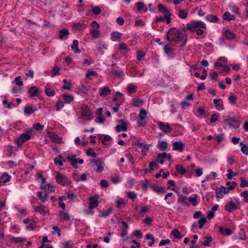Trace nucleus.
Listing matches in <instances>:
<instances>
[{
	"label": "nucleus",
	"instance_id": "nucleus-44",
	"mask_svg": "<svg viewBox=\"0 0 248 248\" xmlns=\"http://www.w3.org/2000/svg\"><path fill=\"white\" fill-rule=\"evenodd\" d=\"M86 27L85 24L80 22H78L74 24V27L77 30H80L82 28H85Z\"/></svg>",
	"mask_w": 248,
	"mask_h": 248
},
{
	"label": "nucleus",
	"instance_id": "nucleus-2",
	"mask_svg": "<svg viewBox=\"0 0 248 248\" xmlns=\"http://www.w3.org/2000/svg\"><path fill=\"white\" fill-rule=\"evenodd\" d=\"M33 132V130L28 129L21 134L19 137L17 138L16 142L18 146L19 147L23 143L30 140L31 138Z\"/></svg>",
	"mask_w": 248,
	"mask_h": 248
},
{
	"label": "nucleus",
	"instance_id": "nucleus-26",
	"mask_svg": "<svg viewBox=\"0 0 248 248\" xmlns=\"http://www.w3.org/2000/svg\"><path fill=\"white\" fill-rule=\"evenodd\" d=\"M219 232L221 233L225 234L226 235H229L232 233V231L229 228L223 229V227H220L219 228Z\"/></svg>",
	"mask_w": 248,
	"mask_h": 248
},
{
	"label": "nucleus",
	"instance_id": "nucleus-34",
	"mask_svg": "<svg viewBox=\"0 0 248 248\" xmlns=\"http://www.w3.org/2000/svg\"><path fill=\"white\" fill-rule=\"evenodd\" d=\"M186 27H187V29H188L189 30H190L192 32H194L196 31V29L197 28L196 27L193 21H192L190 23H188L186 25Z\"/></svg>",
	"mask_w": 248,
	"mask_h": 248
},
{
	"label": "nucleus",
	"instance_id": "nucleus-17",
	"mask_svg": "<svg viewBox=\"0 0 248 248\" xmlns=\"http://www.w3.org/2000/svg\"><path fill=\"white\" fill-rule=\"evenodd\" d=\"M76 155H73L71 156H68L67 157V159L71 162V165L75 169L78 168V165L76 164L77 163V160L76 158Z\"/></svg>",
	"mask_w": 248,
	"mask_h": 248
},
{
	"label": "nucleus",
	"instance_id": "nucleus-39",
	"mask_svg": "<svg viewBox=\"0 0 248 248\" xmlns=\"http://www.w3.org/2000/svg\"><path fill=\"white\" fill-rule=\"evenodd\" d=\"M225 35L226 38L229 40L233 39L235 36L234 34L229 30H227L225 31Z\"/></svg>",
	"mask_w": 248,
	"mask_h": 248
},
{
	"label": "nucleus",
	"instance_id": "nucleus-27",
	"mask_svg": "<svg viewBox=\"0 0 248 248\" xmlns=\"http://www.w3.org/2000/svg\"><path fill=\"white\" fill-rule=\"evenodd\" d=\"M158 147L161 151H165L168 148V143L166 141H162L158 144Z\"/></svg>",
	"mask_w": 248,
	"mask_h": 248
},
{
	"label": "nucleus",
	"instance_id": "nucleus-12",
	"mask_svg": "<svg viewBox=\"0 0 248 248\" xmlns=\"http://www.w3.org/2000/svg\"><path fill=\"white\" fill-rule=\"evenodd\" d=\"M39 90L36 86H32L31 87L28 93L30 94L31 97L39 96Z\"/></svg>",
	"mask_w": 248,
	"mask_h": 248
},
{
	"label": "nucleus",
	"instance_id": "nucleus-49",
	"mask_svg": "<svg viewBox=\"0 0 248 248\" xmlns=\"http://www.w3.org/2000/svg\"><path fill=\"white\" fill-rule=\"evenodd\" d=\"M237 96L233 94L231 95L229 97L230 103L231 104H235L236 103Z\"/></svg>",
	"mask_w": 248,
	"mask_h": 248
},
{
	"label": "nucleus",
	"instance_id": "nucleus-61",
	"mask_svg": "<svg viewBox=\"0 0 248 248\" xmlns=\"http://www.w3.org/2000/svg\"><path fill=\"white\" fill-rule=\"evenodd\" d=\"M143 101L140 98H137L134 100V106H139Z\"/></svg>",
	"mask_w": 248,
	"mask_h": 248
},
{
	"label": "nucleus",
	"instance_id": "nucleus-47",
	"mask_svg": "<svg viewBox=\"0 0 248 248\" xmlns=\"http://www.w3.org/2000/svg\"><path fill=\"white\" fill-rule=\"evenodd\" d=\"M123 96V94L120 92H116L115 95L112 99L113 102L118 101L119 99H121Z\"/></svg>",
	"mask_w": 248,
	"mask_h": 248
},
{
	"label": "nucleus",
	"instance_id": "nucleus-37",
	"mask_svg": "<svg viewBox=\"0 0 248 248\" xmlns=\"http://www.w3.org/2000/svg\"><path fill=\"white\" fill-rule=\"evenodd\" d=\"M228 171L229 172V173L227 174V177L228 179H230L232 177V176H234L238 174V171L233 172L232 170L231 169H228Z\"/></svg>",
	"mask_w": 248,
	"mask_h": 248
},
{
	"label": "nucleus",
	"instance_id": "nucleus-33",
	"mask_svg": "<svg viewBox=\"0 0 248 248\" xmlns=\"http://www.w3.org/2000/svg\"><path fill=\"white\" fill-rule=\"evenodd\" d=\"M37 196L39 198V199L42 201L43 202H46L48 197L47 193H46L44 196H43L42 192L38 191L37 192Z\"/></svg>",
	"mask_w": 248,
	"mask_h": 248
},
{
	"label": "nucleus",
	"instance_id": "nucleus-3",
	"mask_svg": "<svg viewBox=\"0 0 248 248\" xmlns=\"http://www.w3.org/2000/svg\"><path fill=\"white\" fill-rule=\"evenodd\" d=\"M237 186V183L233 181L232 183V185L228 187L221 186L216 189V197L220 198L222 196V193L227 194L228 193L230 190H233Z\"/></svg>",
	"mask_w": 248,
	"mask_h": 248
},
{
	"label": "nucleus",
	"instance_id": "nucleus-63",
	"mask_svg": "<svg viewBox=\"0 0 248 248\" xmlns=\"http://www.w3.org/2000/svg\"><path fill=\"white\" fill-rule=\"evenodd\" d=\"M197 197V195H195L194 198L190 197L188 198L189 202H192V205L193 206H195L197 204V203H196V201H197L196 197Z\"/></svg>",
	"mask_w": 248,
	"mask_h": 248
},
{
	"label": "nucleus",
	"instance_id": "nucleus-55",
	"mask_svg": "<svg viewBox=\"0 0 248 248\" xmlns=\"http://www.w3.org/2000/svg\"><path fill=\"white\" fill-rule=\"evenodd\" d=\"M64 107V103L62 101H58L56 104V109L59 111Z\"/></svg>",
	"mask_w": 248,
	"mask_h": 248
},
{
	"label": "nucleus",
	"instance_id": "nucleus-42",
	"mask_svg": "<svg viewBox=\"0 0 248 248\" xmlns=\"http://www.w3.org/2000/svg\"><path fill=\"white\" fill-rule=\"evenodd\" d=\"M206 18L207 20L212 22H216L218 21L217 16H214L212 15H209L207 16Z\"/></svg>",
	"mask_w": 248,
	"mask_h": 248
},
{
	"label": "nucleus",
	"instance_id": "nucleus-14",
	"mask_svg": "<svg viewBox=\"0 0 248 248\" xmlns=\"http://www.w3.org/2000/svg\"><path fill=\"white\" fill-rule=\"evenodd\" d=\"M173 150H178L180 152H182L184 150V145L181 141H176L173 142Z\"/></svg>",
	"mask_w": 248,
	"mask_h": 248
},
{
	"label": "nucleus",
	"instance_id": "nucleus-15",
	"mask_svg": "<svg viewBox=\"0 0 248 248\" xmlns=\"http://www.w3.org/2000/svg\"><path fill=\"white\" fill-rule=\"evenodd\" d=\"M81 115L84 117H89L91 115V110L89 107L85 105L81 106Z\"/></svg>",
	"mask_w": 248,
	"mask_h": 248
},
{
	"label": "nucleus",
	"instance_id": "nucleus-62",
	"mask_svg": "<svg viewBox=\"0 0 248 248\" xmlns=\"http://www.w3.org/2000/svg\"><path fill=\"white\" fill-rule=\"evenodd\" d=\"M241 196L245 198V201L248 202V191L245 190L241 193Z\"/></svg>",
	"mask_w": 248,
	"mask_h": 248
},
{
	"label": "nucleus",
	"instance_id": "nucleus-1",
	"mask_svg": "<svg viewBox=\"0 0 248 248\" xmlns=\"http://www.w3.org/2000/svg\"><path fill=\"white\" fill-rule=\"evenodd\" d=\"M185 36L179 30L175 28H171L167 32V39L169 41H182L184 40Z\"/></svg>",
	"mask_w": 248,
	"mask_h": 248
},
{
	"label": "nucleus",
	"instance_id": "nucleus-24",
	"mask_svg": "<svg viewBox=\"0 0 248 248\" xmlns=\"http://www.w3.org/2000/svg\"><path fill=\"white\" fill-rule=\"evenodd\" d=\"M175 192L178 194L179 196L178 202H183L186 205L189 206V204L187 202V197L178 193L177 191H175Z\"/></svg>",
	"mask_w": 248,
	"mask_h": 248
},
{
	"label": "nucleus",
	"instance_id": "nucleus-57",
	"mask_svg": "<svg viewBox=\"0 0 248 248\" xmlns=\"http://www.w3.org/2000/svg\"><path fill=\"white\" fill-rule=\"evenodd\" d=\"M59 71H60V69L58 67H54L52 71L51 77H53L55 76L59 75L60 74Z\"/></svg>",
	"mask_w": 248,
	"mask_h": 248
},
{
	"label": "nucleus",
	"instance_id": "nucleus-40",
	"mask_svg": "<svg viewBox=\"0 0 248 248\" xmlns=\"http://www.w3.org/2000/svg\"><path fill=\"white\" fill-rule=\"evenodd\" d=\"M86 155L89 156H91L93 157H96L97 155L96 154L93 152V149L91 148L88 149Z\"/></svg>",
	"mask_w": 248,
	"mask_h": 248
},
{
	"label": "nucleus",
	"instance_id": "nucleus-25",
	"mask_svg": "<svg viewBox=\"0 0 248 248\" xmlns=\"http://www.w3.org/2000/svg\"><path fill=\"white\" fill-rule=\"evenodd\" d=\"M45 207L44 205H41L39 206H37L35 207L34 211L35 212H39L41 214H45L46 213H47V211H45L44 208Z\"/></svg>",
	"mask_w": 248,
	"mask_h": 248
},
{
	"label": "nucleus",
	"instance_id": "nucleus-32",
	"mask_svg": "<svg viewBox=\"0 0 248 248\" xmlns=\"http://www.w3.org/2000/svg\"><path fill=\"white\" fill-rule=\"evenodd\" d=\"M240 145L242 146L241 150L242 152L246 155H248V146L244 144L243 142H241Z\"/></svg>",
	"mask_w": 248,
	"mask_h": 248
},
{
	"label": "nucleus",
	"instance_id": "nucleus-4",
	"mask_svg": "<svg viewBox=\"0 0 248 248\" xmlns=\"http://www.w3.org/2000/svg\"><path fill=\"white\" fill-rule=\"evenodd\" d=\"M147 111L142 108L140 112V114L137 117V121L138 126H145L146 124L145 118L147 117Z\"/></svg>",
	"mask_w": 248,
	"mask_h": 248
},
{
	"label": "nucleus",
	"instance_id": "nucleus-22",
	"mask_svg": "<svg viewBox=\"0 0 248 248\" xmlns=\"http://www.w3.org/2000/svg\"><path fill=\"white\" fill-rule=\"evenodd\" d=\"M45 92L48 96H53L55 93V91L51 89L50 87L47 85L45 87Z\"/></svg>",
	"mask_w": 248,
	"mask_h": 248
},
{
	"label": "nucleus",
	"instance_id": "nucleus-53",
	"mask_svg": "<svg viewBox=\"0 0 248 248\" xmlns=\"http://www.w3.org/2000/svg\"><path fill=\"white\" fill-rule=\"evenodd\" d=\"M240 179L241 180V184L240 185L241 187L243 188L245 186H248V182L245 180L243 177H241Z\"/></svg>",
	"mask_w": 248,
	"mask_h": 248
},
{
	"label": "nucleus",
	"instance_id": "nucleus-10",
	"mask_svg": "<svg viewBox=\"0 0 248 248\" xmlns=\"http://www.w3.org/2000/svg\"><path fill=\"white\" fill-rule=\"evenodd\" d=\"M120 122L121 123V124H118L116 126V130L117 132H120L121 131H126L127 129V126L125 122L123 120H121Z\"/></svg>",
	"mask_w": 248,
	"mask_h": 248
},
{
	"label": "nucleus",
	"instance_id": "nucleus-18",
	"mask_svg": "<svg viewBox=\"0 0 248 248\" xmlns=\"http://www.w3.org/2000/svg\"><path fill=\"white\" fill-rule=\"evenodd\" d=\"M59 213H60V219L61 220H64L68 221V220H70V216H69V214H68V213L64 212L62 210L60 211Z\"/></svg>",
	"mask_w": 248,
	"mask_h": 248
},
{
	"label": "nucleus",
	"instance_id": "nucleus-35",
	"mask_svg": "<svg viewBox=\"0 0 248 248\" xmlns=\"http://www.w3.org/2000/svg\"><path fill=\"white\" fill-rule=\"evenodd\" d=\"M137 86L133 84H129L127 87V92L130 93H133L136 92Z\"/></svg>",
	"mask_w": 248,
	"mask_h": 248
},
{
	"label": "nucleus",
	"instance_id": "nucleus-28",
	"mask_svg": "<svg viewBox=\"0 0 248 248\" xmlns=\"http://www.w3.org/2000/svg\"><path fill=\"white\" fill-rule=\"evenodd\" d=\"M153 189L157 193H164L165 192V190L164 188L160 187L156 185L153 186Z\"/></svg>",
	"mask_w": 248,
	"mask_h": 248
},
{
	"label": "nucleus",
	"instance_id": "nucleus-31",
	"mask_svg": "<svg viewBox=\"0 0 248 248\" xmlns=\"http://www.w3.org/2000/svg\"><path fill=\"white\" fill-rule=\"evenodd\" d=\"M224 123L225 125H229L230 127H234L235 128H237L239 127V124H231V121H229V118L224 120Z\"/></svg>",
	"mask_w": 248,
	"mask_h": 248
},
{
	"label": "nucleus",
	"instance_id": "nucleus-16",
	"mask_svg": "<svg viewBox=\"0 0 248 248\" xmlns=\"http://www.w3.org/2000/svg\"><path fill=\"white\" fill-rule=\"evenodd\" d=\"M237 208V206L232 202H229L225 206V209L229 212H232Z\"/></svg>",
	"mask_w": 248,
	"mask_h": 248
},
{
	"label": "nucleus",
	"instance_id": "nucleus-9",
	"mask_svg": "<svg viewBox=\"0 0 248 248\" xmlns=\"http://www.w3.org/2000/svg\"><path fill=\"white\" fill-rule=\"evenodd\" d=\"M159 127L164 132L167 133H170L172 130L168 124H165L163 122H158Z\"/></svg>",
	"mask_w": 248,
	"mask_h": 248
},
{
	"label": "nucleus",
	"instance_id": "nucleus-5",
	"mask_svg": "<svg viewBox=\"0 0 248 248\" xmlns=\"http://www.w3.org/2000/svg\"><path fill=\"white\" fill-rule=\"evenodd\" d=\"M56 174L55 179L57 182L60 185L65 186L71 183L70 180L67 176L63 175L59 172H57Z\"/></svg>",
	"mask_w": 248,
	"mask_h": 248
},
{
	"label": "nucleus",
	"instance_id": "nucleus-8",
	"mask_svg": "<svg viewBox=\"0 0 248 248\" xmlns=\"http://www.w3.org/2000/svg\"><path fill=\"white\" fill-rule=\"evenodd\" d=\"M48 137L54 142L57 143H61L62 142V139L60 138L57 134H55L54 132H48L47 133Z\"/></svg>",
	"mask_w": 248,
	"mask_h": 248
},
{
	"label": "nucleus",
	"instance_id": "nucleus-6",
	"mask_svg": "<svg viewBox=\"0 0 248 248\" xmlns=\"http://www.w3.org/2000/svg\"><path fill=\"white\" fill-rule=\"evenodd\" d=\"M98 197L92 196L90 197L89 199V208L90 209H93L96 207L98 205Z\"/></svg>",
	"mask_w": 248,
	"mask_h": 248
},
{
	"label": "nucleus",
	"instance_id": "nucleus-64",
	"mask_svg": "<svg viewBox=\"0 0 248 248\" xmlns=\"http://www.w3.org/2000/svg\"><path fill=\"white\" fill-rule=\"evenodd\" d=\"M92 12L94 15H98L101 13V9L99 6H96L93 9Z\"/></svg>",
	"mask_w": 248,
	"mask_h": 248
},
{
	"label": "nucleus",
	"instance_id": "nucleus-41",
	"mask_svg": "<svg viewBox=\"0 0 248 248\" xmlns=\"http://www.w3.org/2000/svg\"><path fill=\"white\" fill-rule=\"evenodd\" d=\"M164 51L167 54H171L173 51V48L168 45L165 46L164 47Z\"/></svg>",
	"mask_w": 248,
	"mask_h": 248
},
{
	"label": "nucleus",
	"instance_id": "nucleus-46",
	"mask_svg": "<svg viewBox=\"0 0 248 248\" xmlns=\"http://www.w3.org/2000/svg\"><path fill=\"white\" fill-rule=\"evenodd\" d=\"M44 125L39 123H36L33 125V128L37 131H41L43 129Z\"/></svg>",
	"mask_w": 248,
	"mask_h": 248
},
{
	"label": "nucleus",
	"instance_id": "nucleus-13",
	"mask_svg": "<svg viewBox=\"0 0 248 248\" xmlns=\"http://www.w3.org/2000/svg\"><path fill=\"white\" fill-rule=\"evenodd\" d=\"M69 34L68 30L63 29L59 31V38L62 40H65L67 38Z\"/></svg>",
	"mask_w": 248,
	"mask_h": 248
},
{
	"label": "nucleus",
	"instance_id": "nucleus-59",
	"mask_svg": "<svg viewBox=\"0 0 248 248\" xmlns=\"http://www.w3.org/2000/svg\"><path fill=\"white\" fill-rule=\"evenodd\" d=\"M116 203H117V207L118 208H120L123 206H124L125 204V202H124L123 200H118L116 201Z\"/></svg>",
	"mask_w": 248,
	"mask_h": 248
},
{
	"label": "nucleus",
	"instance_id": "nucleus-43",
	"mask_svg": "<svg viewBox=\"0 0 248 248\" xmlns=\"http://www.w3.org/2000/svg\"><path fill=\"white\" fill-rule=\"evenodd\" d=\"M193 22L197 28H202V29L206 28L205 24L201 21H193Z\"/></svg>",
	"mask_w": 248,
	"mask_h": 248
},
{
	"label": "nucleus",
	"instance_id": "nucleus-29",
	"mask_svg": "<svg viewBox=\"0 0 248 248\" xmlns=\"http://www.w3.org/2000/svg\"><path fill=\"white\" fill-rule=\"evenodd\" d=\"M158 6L159 11L162 13L165 14V15H168L169 13H170L169 10H168L162 4H159Z\"/></svg>",
	"mask_w": 248,
	"mask_h": 248
},
{
	"label": "nucleus",
	"instance_id": "nucleus-50",
	"mask_svg": "<svg viewBox=\"0 0 248 248\" xmlns=\"http://www.w3.org/2000/svg\"><path fill=\"white\" fill-rule=\"evenodd\" d=\"M178 16L179 17H180L181 18L185 19L187 16V13L185 11L180 10L179 11Z\"/></svg>",
	"mask_w": 248,
	"mask_h": 248
},
{
	"label": "nucleus",
	"instance_id": "nucleus-38",
	"mask_svg": "<svg viewBox=\"0 0 248 248\" xmlns=\"http://www.w3.org/2000/svg\"><path fill=\"white\" fill-rule=\"evenodd\" d=\"M176 170L178 172L181 174H184L186 172V170L180 165H176Z\"/></svg>",
	"mask_w": 248,
	"mask_h": 248
},
{
	"label": "nucleus",
	"instance_id": "nucleus-45",
	"mask_svg": "<svg viewBox=\"0 0 248 248\" xmlns=\"http://www.w3.org/2000/svg\"><path fill=\"white\" fill-rule=\"evenodd\" d=\"M12 241L15 242L16 243H18L20 242H23L25 241L26 239L25 238L21 237H13L12 238Z\"/></svg>",
	"mask_w": 248,
	"mask_h": 248
},
{
	"label": "nucleus",
	"instance_id": "nucleus-58",
	"mask_svg": "<svg viewBox=\"0 0 248 248\" xmlns=\"http://www.w3.org/2000/svg\"><path fill=\"white\" fill-rule=\"evenodd\" d=\"M136 5L137 6V9L139 11H140L143 9L144 7V4L142 2H138L136 3Z\"/></svg>",
	"mask_w": 248,
	"mask_h": 248
},
{
	"label": "nucleus",
	"instance_id": "nucleus-54",
	"mask_svg": "<svg viewBox=\"0 0 248 248\" xmlns=\"http://www.w3.org/2000/svg\"><path fill=\"white\" fill-rule=\"evenodd\" d=\"M108 87H105L102 91L100 93V95L101 96H104L108 94Z\"/></svg>",
	"mask_w": 248,
	"mask_h": 248
},
{
	"label": "nucleus",
	"instance_id": "nucleus-60",
	"mask_svg": "<svg viewBox=\"0 0 248 248\" xmlns=\"http://www.w3.org/2000/svg\"><path fill=\"white\" fill-rule=\"evenodd\" d=\"M206 222V219L203 217L199 220L198 223L199 224V228L202 229L203 227V225Z\"/></svg>",
	"mask_w": 248,
	"mask_h": 248
},
{
	"label": "nucleus",
	"instance_id": "nucleus-7",
	"mask_svg": "<svg viewBox=\"0 0 248 248\" xmlns=\"http://www.w3.org/2000/svg\"><path fill=\"white\" fill-rule=\"evenodd\" d=\"M111 67L112 74L118 78H122L124 76L123 73L119 69L118 67L116 66L115 64H112Z\"/></svg>",
	"mask_w": 248,
	"mask_h": 248
},
{
	"label": "nucleus",
	"instance_id": "nucleus-30",
	"mask_svg": "<svg viewBox=\"0 0 248 248\" xmlns=\"http://www.w3.org/2000/svg\"><path fill=\"white\" fill-rule=\"evenodd\" d=\"M98 137L104 145H106L107 144L106 142L108 141V135H99Z\"/></svg>",
	"mask_w": 248,
	"mask_h": 248
},
{
	"label": "nucleus",
	"instance_id": "nucleus-48",
	"mask_svg": "<svg viewBox=\"0 0 248 248\" xmlns=\"http://www.w3.org/2000/svg\"><path fill=\"white\" fill-rule=\"evenodd\" d=\"M205 238L206 239L202 242V245L204 246H209L210 243L212 241V238L211 236H206Z\"/></svg>",
	"mask_w": 248,
	"mask_h": 248
},
{
	"label": "nucleus",
	"instance_id": "nucleus-11",
	"mask_svg": "<svg viewBox=\"0 0 248 248\" xmlns=\"http://www.w3.org/2000/svg\"><path fill=\"white\" fill-rule=\"evenodd\" d=\"M37 110L36 108H33L31 105H26L24 108V114L26 115L33 113Z\"/></svg>",
	"mask_w": 248,
	"mask_h": 248
},
{
	"label": "nucleus",
	"instance_id": "nucleus-52",
	"mask_svg": "<svg viewBox=\"0 0 248 248\" xmlns=\"http://www.w3.org/2000/svg\"><path fill=\"white\" fill-rule=\"evenodd\" d=\"M5 177H7L6 179L3 182V183H6L9 182L11 179V176L9 175L7 172H4L2 173L0 178L2 179Z\"/></svg>",
	"mask_w": 248,
	"mask_h": 248
},
{
	"label": "nucleus",
	"instance_id": "nucleus-51",
	"mask_svg": "<svg viewBox=\"0 0 248 248\" xmlns=\"http://www.w3.org/2000/svg\"><path fill=\"white\" fill-rule=\"evenodd\" d=\"M111 181L114 184L118 183L120 181L119 176L118 175H115L111 176Z\"/></svg>",
	"mask_w": 248,
	"mask_h": 248
},
{
	"label": "nucleus",
	"instance_id": "nucleus-36",
	"mask_svg": "<svg viewBox=\"0 0 248 248\" xmlns=\"http://www.w3.org/2000/svg\"><path fill=\"white\" fill-rule=\"evenodd\" d=\"M175 238L180 239L182 237L179 230L177 229H174L171 231V233Z\"/></svg>",
	"mask_w": 248,
	"mask_h": 248
},
{
	"label": "nucleus",
	"instance_id": "nucleus-23",
	"mask_svg": "<svg viewBox=\"0 0 248 248\" xmlns=\"http://www.w3.org/2000/svg\"><path fill=\"white\" fill-rule=\"evenodd\" d=\"M65 103H70L73 101L74 97L73 96L67 94H63L62 95Z\"/></svg>",
	"mask_w": 248,
	"mask_h": 248
},
{
	"label": "nucleus",
	"instance_id": "nucleus-56",
	"mask_svg": "<svg viewBox=\"0 0 248 248\" xmlns=\"http://www.w3.org/2000/svg\"><path fill=\"white\" fill-rule=\"evenodd\" d=\"M90 33L93 37L97 38L99 36V31L95 29L92 30L90 31Z\"/></svg>",
	"mask_w": 248,
	"mask_h": 248
},
{
	"label": "nucleus",
	"instance_id": "nucleus-20",
	"mask_svg": "<svg viewBox=\"0 0 248 248\" xmlns=\"http://www.w3.org/2000/svg\"><path fill=\"white\" fill-rule=\"evenodd\" d=\"M41 187L45 189L47 193H50L54 191L55 186L50 184L45 185L43 186H41Z\"/></svg>",
	"mask_w": 248,
	"mask_h": 248
},
{
	"label": "nucleus",
	"instance_id": "nucleus-19",
	"mask_svg": "<svg viewBox=\"0 0 248 248\" xmlns=\"http://www.w3.org/2000/svg\"><path fill=\"white\" fill-rule=\"evenodd\" d=\"M78 42L77 40L73 41V44L71 45V48L76 53H80V50L78 48Z\"/></svg>",
	"mask_w": 248,
	"mask_h": 248
},
{
	"label": "nucleus",
	"instance_id": "nucleus-21",
	"mask_svg": "<svg viewBox=\"0 0 248 248\" xmlns=\"http://www.w3.org/2000/svg\"><path fill=\"white\" fill-rule=\"evenodd\" d=\"M122 33L117 31H114L111 33V38L114 41H117L120 40Z\"/></svg>",
	"mask_w": 248,
	"mask_h": 248
}]
</instances>
